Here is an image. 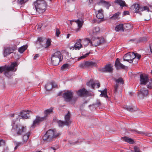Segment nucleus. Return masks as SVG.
<instances>
[{"label": "nucleus", "instance_id": "4d7b16f0", "mask_svg": "<svg viewBox=\"0 0 152 152\" xmlns=\"http://www.w3.org/2000/svg\"><path fill=\"white\" fill-rule=\"evenodd\" d=\"M150 48L151 52L152 53V43H151L150 45Z\"/></svg>", "mask_w": 152, "mask_h": 152}, {"label": "nucleus", "instance_id": "7ed1b4c3", "mask_svg": "<svg viewBox=\"0 0 152 152\" xmlns=\"http://www.w3.org/2000/svg\"><path fill=\"white\" fill-rule=\"evenodd\" d=\"M34 4L36 10L39 13H42L45 11L47 4L45 0H37Z\"/></svg>", "mask_w": 152, "mask_h": 152}, {"label": "nucleus", "instance_id": "49530a36", "mask_svg": "<svg viewBox=\"0 0 152 152\" xmlns=\"http://www.w3.org/2000/svg\"><path fill=\"white\" fill-rule=\"evenodd\" d=\"M24 143L23 142H17L16 143L15 148L19 146L22 145Z\"/></svg>", "mask_w": 152, "mask_h": 152}, {"label": "nucleus", "instance_id": "e2e57ef3", "mask_svg": "<svg viewBox=\"0 0 152 152\" xmlns=\"http://www.w3.org/2000/svg\"><path fill=\"white\" fill-rule=\"evenodd\" d=\"M58 96H60L61 95V94L60 93H59V94H58Z\"/></svg>", "mask_w": 152, "mask_h": 152}, {"label": "nucleus", "instance_id": "393cba45", "mask_svg": "<svg viewBox=\"0 0 152 152\" xmlns=\"http://www.w3.org/2000/svg\"><path fill=\"white\" fill-rule=\"evenodd\" d=\"M45 44H41V45L42 46V47L45 48H48L51 44L50 39H46V41L45 40Z\"/></svg>", "mask_w": 152, "mask_h": 152}, {"label": "nucleus", "instance_id": "0eeeda50", "mask_svg": "<svg viewBox=\"0 0 152 152\" xmlns=\"http://www.w3.org/2000/svg\"><path fill=\"white\" fill-rule=\"evenodd\" d=\"M64 100L66 102H69L71 104L74 103L76 99L73 97V93L71 91H68L63 94Z\"/></svg>", "mask_w": 152, "mask_h": 152}, {"label": "nucleus", "instance_id": "3c124183", "mask_svg": "<svg viewBox=\"0 0 152 152\" xmlns=\"http://www.w3.org/2000/svg\"><path fill=\"white\" fill-rule=\"evenodd\" d=\"M151 83V80L149 83V84L148 85V87L150 88H152V83Z\"/></svg>", "mask_w": 152, "mask_h": 152}, {"label": "nucleus", "instance_id": "473e14b6", "mask_svg": "<svg viewBox=\"0 0 152 152\" xmlns=\"http://www.w3.org/2000/svg\"><path fill=\"white\" fill-rule=\"evenodd\" d=\"M100 96H103L105 98L108 97L107 94V89H105L103 91H101Z\"/></svg>", "mask_w": 152, "mask_h": 152}, {"label": "nucleus", "instance_id": "0e129e2a", "mask_svg": "<svg viewBox=\"0 0 152 152\" xmlns=\"http://www.w3.org/2000/svg\"><path fill=\"white\" fill-rule=\"evenodd\" d=\"M149 6H150V7H152V5H149Z\"/></svg>", "mask_w": 152, "mask_h": 152}, {"label": "nucleus", "instance_id": "2eb2a0df", "mask_svg": "<svg viewBox=\"0 0 152 152\" xmlns=\"http://www.w3.org/2000/svg\"><path fill=\"white\" fill-rule=\"evenodd\" d=\"M96 65V63L92 61H87L84 64V66L86 67H95Z\"/></svg>", "mask_w": 152, "mask_h": 152}, {"label": "nucleus", "instance_id": "bb28decb", "mask_svg": "<svg viewBox=\"0 0 152 152\" xmlns=\"http://www.w3.org/2000/svg\"><path fill=\"white\" fill-rule=\"evenodd\" d=\"M87 85L88 86H91L92 88H94L96 85V83L94 82L93 80H91L87 83Z\"/></svg>", "mask_w": 152, "mask_h": 152}, {"label": "nucleus", "instance_id": "f704fd0d", "mask_svg": "<svg viewBox=\"0 0 152 152\" xmlns=\"http://www.w3.org/2000/svg\"><path fill=\"white\" fill-rule=\"evenodd\" d=\"M27 47L26 45H23L20 47L18 50V51L20 53H23L24 51L26 49Z\"/></svg>", "mask_w": 152, "mask_h": 152}, {"label": "nucleus", "instance_id": "20e7f679", "mask_svg": "<svg viewBox=\"0 0 152 152\" xmlns=\"http://www.w3.org/2000/svg\"><path fill=\"white\" fill-rule=\"evenodd\" d=\"M53 110L52 109H49L45 110L44 114V116L43 117H40L37 116L36 119L34 120L31 126L32 127L34 128L36 125L39 122L44 121L46 119V118L49 114L52 113Z\"/></svg>", "mask_w": 152, "mask_h": 152}, {"label": "nucleus", "instance_id": "69168bd1", "mask_svg": "<svg viewBox=\"0 0 152 152\" xmlns=\"http://www.w3.org/2000/svg\"><path fill=\"white\" fill-rule=\"evenodd\" d=\"M151 83H152V80H151Z\"/></svg>", "mask_w": 152, "mask_h": 152}, {"label": "nucleus", "instance_id": "2f4dec72", "mask_svg": "<svg viewBox=\"0 0 152 152\" xmlns=\"http://www.w3.org/2000/svg\"><path fill=\"white\" fill-rule=\"evenodd\" d=\"M140 93L143 96H146L148 94V91L145 89H143L140 90Z\"/></svg>", "mask_w": 152, "mask_h": 152}, {"label": "nucleus", "instance_id": "9b49d317", "mask_svg": "<svg viewBox=\"0 0 152 152\" xmlns=\"http://www.w3.org/2000/svg\"><path fill=\"white\" fill-rule=\"evenodd\" d=\"M16 49V46H15L12 47H7L4 48V52L3 55L4 57H6L13 52Z\"/></svg>", "mask_w": 152, "mask_h": 152}, {"label": "nucleus", "instance_id": "5fc2aeb1", "mask_svg": "<svg viewBox=\"0 0 152 152\" xmlns=\"http://www.w3.org/2000/svg\"><path fill=\"white\" fill-rule=\"evenodd\" d=\"M42 26L41 25V24L38 25L37 29L39 31H40L41 30Z\"/></svg>", "mask_w": 152, "mask_h": 152}, {"label": "nucleus", "instance_id": "72a5a7b5", "mask_svg": "<svg viewBox=\"0 0 152 152\" xmlns=\"http://www.w3.org/2000/svg\"><path fill=\"white\" fill-rule=\"evenodd\" d=\"M120 13L118 12L114 14L110 18V19L112 20H117L119 18V16Z\"/></svg>", "mask_w": 152, "mask_h": 152}, {"label": "nucleus", "instance_id": "aec40b11", "mask_svg": "<svg viewBox=\"0 0 152 152\" xmlns=\"http://www.w3.org/2000/svg\"><path fill=\"white\" fill-rule=\"evenodd\" d=\"M70 114L68 113L65 116V124L66 125L68 126L71 123V121L70 119Z\"/></svg>", "mask_w": 152, "mask_h": 152}, {"label": "nucleus", "instance_id": "09e8293b", "mask_svg": "<svg viewBox=\"0 0 152 152\" xmlns=\"http://www.w3.org/2000/svg\"><path fill=\"white\" fill-rule=\"evenodd\" d=\"M89 54H90V53H87L86 54H85L83 56H81L80 57V59L84 58H86V57L88 55H89Z\"/></svg>", "mask_w": 152, "mask_h": 152}, {"label": "nucleus", "instance_id": "338daca9", "mask_svg": "<svg viewBox=\"0 0 152 152\" xmlns=\"http://www.w3.org/2000/svg\"><path fill=\"white\" fill-rule=\"evenodd\" d=\"M151 73H152V70H151Z\"/></svg>", "mask_w": 152, "mask_h": 152}, {"label": "nucleus", "instance_id": "a211bd4d", "mask_svg": "<svg viewBox=\"0 0 152 152\" xmlns=\"http://www.w3.org/2000/svg\"><path fill=\"white\" fill-rule=\"evenodd\" d=\"M115 81L116 83L114 86V91L115 93H116L117 91V88L118 87V84L120 83L123 84L124 82L122 79L121 78H119L118 79H115Z\"/></svg>", "mask_w": 152, "mask_h": 152}, {"label": "nucleus", "instance_id": "ea45409f", "mask_svg": "<svg viewBox=\"0 0 152 152\" xmlns=\"http://www.w3.org/2000/svg\"><path fill=\"white\" fill-rule=\"evenodd\" d=\"M46 39L45 38H43L41 37H39L37 39V41L41 43V44H42L43 42L45 41Z\"/></svg>", "mask_w": 152, "mask_h": 152}, {"label": "nucleus", "instance_id": "412c9836", "mask_svg": "<svg viewBox=\"0 0 152 152\" xmlns=\"http://www.w3.org/2000/svg\"><path fill=\"white\" fill-rule=\"evenodd\" d=\"M73 21L77 23L79 29L82 27L83 23V18H82V17L80 19H78L77 20H74Z\"/></svg>", "mask_w": 152, "mask_h": 152}, {"label": "nucleus", "instance_id": "1a4fd4ad", "mask_svg": "<svg viewBox=\"0 0 152 152\" xmlns=\"http://www.w3.org/2000/svg\"><path fill=\"white\" fill-rule=\"evenodd\" d=\"M104 42V40L102 37H93L91 40V46L96 47L103 43Z\"/></svg>", "mask_w": 152, "mask_h": 152}, {"label": "nucleus", "instance_id": "f257e3e1", "mask_svg": "<svg viewBox=\"0 0 152 152\" xmlns=\"http://www.w3.org/2000/svg\"><path fill=\"white\" fill-rule=\"evenodd\" d=\"M18 65L17 62L12 63L10 66L5 65V66L0 67V73H1L4 71V74L7 77L10 78L13 75L12 72L16 71V69H15L14 68Z\"/></svg>", "mask_w": 152, "mask_h": 152}, {"label": "nucleus", "instance_id": "423d86ee", "mask_svg": "<svg viewBox=\"0 0 152 152\" xmlns=\"http://www.w3.org/2000/svg\"><path fill=\"white\" fill-rule=\"evenodd\" d=\"M61 53L58 51L53 54L51 58V61L52 64L54 66L58 65L62 59Z\"/></svg>", "mask_w": 152, "mask_h": 152}, {"label": "nucleus", "instance_id": "13d9d810", "mask_svg": "<svg viewBox=\"0 0 152 152\" xmlns=\"http://www.w3.org/2000/svg\"><path fill=\"white\" fill-rule=\"evenodd\" d=\"M69 48L70 49L73 50L75 49V48H74V46L70 47Z\"/></svg>", "mask_w": 152, "mask_h": 152}, {"label": "nucleus", "instance_id": "864d4df0", "mask_svg": "<svg viewBox=\"0 0 152 152\" xmlns=\"http://www.w3.org/2000/svg\"><path fill=\"white\" fill-rule=\"evenodd\" d=\"M39 56V54H36L34 57V60L36 59Z\"/></svg>", "mask_w": 152, "mask_h": 152}, {"label": "nucleus", "instance_id": "4468645a", "mask_svg": "<svg viewBox=\"0 0 152 152\" xmlns=\"http://www.w3.org/2000/svg\"><path fill=\"white\" fill-rule=\"evenodd\" d=\"M56 84L53 82L48 83L45 86V88L48 91L51 90L53 88H55L56 87Z\"/></svg>", "mask_w": 152, "mask_h": 152}, {"label": "nucleus", "instance_id": "f3484780", "mask_svg": "<svg viewBox=\"0 0 152 152\" xmlns=\"http://www.w3.org/2000/svg\"><path fill=\"white\" fill-rule=\"evenodd\" d=\"M115 66L117 69H124L125 66L120 63L118 58H117L116 60Z\"/></svg>", "mask_w": 152, "mask_h": 152}, {"label": "nucleus", "instance_id": "c756f323", "mask_svg": "<svg viewBox=\"0 0 152 152\" xmlns=\"http://www.w3.org/2000/svg\"><path fill=\"white\" fill-rule=\"evenodd\" d=\"M134 11L136 13H138L139 12L140 7L139 6V5L138 4H134L133 5Z\"/></svg>", "mask_w": 152, "mask_h": 152}, {"label": "nucleus", "instance_id": "5701e85b", "mask_svg": "<svg viewBox=\"0 0 152 152\" xmlns=\"http://www.w3.org/2000/svg\"><path fill=\"white\" fill-rule=\"evenodd\" d=\"M91 40L88 38H85L82 40V44L85 47H86L89 44L91 45Z\"/></svg>", "mask_w": 152, "mask_h": 152}, {"label": "nucleus", "instance_id": "c85d7f7f", "mask_svg": "<svg viewBox=\"0 0 152 152\" xmlns=\"http://www.w3.org/2000/svg\"><path fill=\"white\" fill-rule=\"evenodd\" d=\"M100 31V28L96 26L95 27L93 30V35H95L98 34Z\"/></svg>", "mask_w": 152, "mask_h": 152}, {"label": "nucleus", "instance_id": "4c0bfd02", "mask_svg": "<svg viewBox=\"0 0 152 152\" xmlns=\"http://www.w3.org/2000/svg\"><path fill=\"white\" fill-rule=\"evenodd\" d=\"M58 126L60 127H62L64 125H65V121L64 122L61 120H59L58 121Z\"/></svg>", "mask_w": 152, "mask_h": 152}, {"label": "nucleus", "instance_id": "7c9ffc66", "mask_svg": "<svg viewBox=\"0 0 152 152\" xmlns=\"http://www.w3.org/2000/svg\"><path fill=\"white\" fill-rule=\"evenodd\" d=\"M29 134L28 133H26L25 135H24L22 138V142L24 143L27 142L28 140L29 137Z\"/></svg>", "mask_w": 152, "mask_h": 152}, {"label": "nucleus", "instance_id": "c03bdc74", "mask_svg": "<svg viewBox=\"0 0 152 152\" xmlns=\"http://www.w3.org/2000/svg\"><path fill=\"white\" fill-rule=\"evenodd\" d=\"M134 55L135 58H136L138 59H140L141 57V55L137 53H134Z\"/></svg>", "mask_w": 152, "mask_h": 152}, {"label": "nucleus", "instance_id": "39448f33", "mask_svg": "<svg viewBox=\"0 0 152 152\" xmlns=\"http://www.w3.org/2000/svg\"><path fill=\"white\" fill-rule=\"evenodd\" d=\"M12 130H15L18 134H22L26 132V126H24L20 124L16 125L15 121L14 120L12 121Z\"/></svg>", "mask_w": 152, "mask_h": 152}, {"label": "nucleus", "instance_id": "603ef678", "mask_svg": "<svg viewBox=\"0 0 152 152\" xmlns=\"http://www.w3.org/2000/svg\"><path fill=\"white\" fill-rule=\"evenodd\" d=\"M134 133L135 134H141L142 133L141 132L136 131L134 130H132Z\"/></svg>", "mask_w": 152, "mask_h": 152}, {"label": "nucleus", "instance_id": "a19ab883", "mask_svg": "<svg viewBox=\"0 0 152 152\" xmlns=\"http://www.w3.org/2000/svg\"><path fill=\"white\" fill-rule=\"evenodd\" d=\"M111 6V4L110 2H108L105 1V3H104V6L108 9L109 7Z\"/></svg>", "mask_w": 152, "mask_h": 152}, {"label": "nucleus", "instance_id": "680f3d73", "mask_svg": "<svg viewBox=\"0 0 152 152\" xmlns=\"http://www.w3.org/2000/svg\"><path fill=\"white\" fill-rule=\"evenodd\" d=\"M51 148L53 149L54 150H55L56 149L53 147H51Z\"/></svg>", "mask_w": 152, "mask_h": 152}, {"label": "nucleus", "instance_id": "052dcab7", "mask_svg": "<svg viewBox=\"0 0 152 152\" xmlns=\"http://www.w3.org/2000/svg\"><path fill=\"white\" fill-rule=\"evenodd\" d=\"M70 35V34H68L66 35V38L67 39L69 38Z\"/></svg>", "mask_w": 152, "mask_h": 152}, {"label": "nucleus", "instance_id": "b1692460", "mask_svg": "<svg viewBox=\"0 0 152 152\" xmlns=\"http://www.w3.org/2000/svg\"><path fill=\"white\" fill-rule=\"evenodd\" d=\"M115 29L116 31H123L124 29L123 24H120L117 25L116 26Z\"/></svg>", "mask_w": 152, "mask_h": 152}, {"label": "nucleus", "instance_id": "79ce46f5", "mask_svg": "<svg viewBox=\"0 0 152 152\" xmlns=\"http://www.w3.org/2000/svg\"><path fill=\"white\" fill-rule=\"evenodd\" d=\"M69 67V65L67 64H63L61 67V70H63L64 69H67Z\"/></svg>", "mask_w": 152, "mask_h": 152}, {"label": "nucleus", "instance_id": "de8ad7c7", "mask_svg": "<svg viewBox=\"0 0 152 152\" xmlns=\"http://www.w3.org/2000/svg\"><path fill=\"white\" fill-rule=\"evenodd\" d=\"M5 141L3 140H0V146L4 145Z\"/></svg>", "mask_w": 152, "mask_h": 152}, {"label": "nucleus", "instance_id": "9d476101", "mask_svg": "<svg viewBox=\"0 0 152 152\" xmlns=\"http://www.w3.org/2000/svg\"><path fill=\"white\" fill-rule=\"evenodd\" d=\"M135 58L134 53V52H129L126 54L123 57L124 61H127L130 63H132L133 60Z\"/></svg>", "mask_w": 152, "mask_h": 152}, {"label": "nucleus", "instance_id": "6e6d98bb", "mask_svg": "<svg viewBox=\"0 0 152 152\" xmlns=\"http://www.w3.org/2000/svg\"><path fill=\"white\" fill-rule=\"evenodd\" d=\"M129 12L128 11H125L124 12V15H128L129 14Z\"/></svg>", "mask_w": 152, "mask_h": 152}, {"label": "nucleus", "instance_id": "dca6fc26", "mask_svg": "<svg viewBox=\"0 0 152 152\" xmlns=\"http://www.w3.org/2000/svg\"><path fill=\"white\" fill-rule=\"evenodd\" d=\"M77 95L80 96H86L88 94V91H86L84 88H83L82 89L78 91L77 93Z\"/></svg>", "mask_w": 152, "mask_h": 152}, {"label": "nucleus", "instance_id": "a878e982", "mask_svg": "<svg viewBox=\"0 0 152 152\" xmlns=\"http://www.w3.org/2000/svg\"><path fill=\"white\" fill-rule=\"evenodd\" d=\"M115 2L118 4L122 7L126 6L125 3L124 1L121 0H116L115 1Z\"/></svg>", "mask_w": 152, "mask_h": 152}, {"label": "nucleus", "instance_id": "cd10ccee", "mask_svg": "<svg viewBox=\"0 0 152 152\" xmlns=\"http://www.w3.org/2000/svg\"><path fill=\"white\" fill-rule=\"evenodd\" d=\"M123 139L124 140L129 143L130 144H132L134 143V141L132 139L126 137H124Z\"/></svg>", "mask_w": 152, "mask_h": 152}, {"label": "nucleus", "instance_id": "f03ea898", "mask_svg": "<svg viewBox=\"0 0 152 152\" xmlns=\"http://www.w3.org/2000/svg\"><path fill=\"white\" fill-rule=\"evenodd\" d=\"M60 135V133L57 132L55 129H49L48 130L43 137V140L48 142H50L53 138H55Z\"/></svg>", "mask_w": 152, "mask_h": 152}, {"label": "nucleus", "instance_id": "58836bf2", "mask_svg": "<svg viewBox=\"0 0 152 152\" xmlns=\"http://www.w3.org/2000/svg\"><path fill=\"white\" fill-rule=\"evenodd\" d=\"M105 1L104 0H100L97 2V4L99 5H102L104 6Z\"/></svg>", "mask_w": 152, "mask_h": 152}, {"label": "nucleus", "instance_id": "f8f14e48", "mask_svg": "<svg viewBox=\"0 0 152 152\" xmlns=\"http://www.w3.org/2000/svg\"><path fill=\"white\" fill-rule=\"evenodd\" d=\"M140 81L141 85H145L149 81L148 75L145 74H141L140 76Z\"/></svg>", "mask_w": 152, "mask_h": 152}, {"label": "nucleus", "instance_id": "4be33fe9", "mask_svg": "<svg viewBox=\"0 0 152 152\" xmlns=\"http://www.w3.org/2000/svg\"><path fill=\"white\" fill-rule=\"evenodd\" d=\"M102 70L103 71L110 72H112L113 69L111 64H107L102 68Z\"/></svg>", "mask_w": 152, "mask_h": 152}, {"label": "nucleus", "instance_id": "ddd939ff", "mask_svg": "<svg viewBox=\"0 0 152 152\" xmlns=\"http://www.w3.org/2000/svg\"><path fill=\"white\" fill-rule=\"evenodd\" d=\"M103 10L102 9H100L96 12V17L97 18L101 19V21H102L105 20L104 19V15L103 14Z\"/></svg>", "mask_w": 152, "mask_h": 152}, {"label": "nucleus", "instance_id": "774afa93", "mask_svg": "<svg viewBox=\"0 0 152 152\" xmlns=\"http://www.w3.org/2000/svg\"><path fill=\"white\" fill-rule=\"evenodd\" d=\"M38 152H42L39 151Z\"/></svg>", "mask_w": 152, "mask_h": 152}, {"label": "nucleus", "instance_id": "bf43d9fd", "mask_svg": "<svg viewBox=\"0 0 152 152\" xmlns=\"http://www.w3.org/2000/svg\"><path fill=\"white\" fill-rule=\"evenodd\" d=\"M96 84L98 87H97V88H99V87H100V83H96Z\"/></svg>", "mask_w": 152, "mask_h": 152}, {"label": "nucleus", "instance_id": "e433bc0d", "mask_svg": "<svg viewBox=\"0 0 152 152\" xmlns=\"http://www.w3.org/2000/svg\"><path fill=\"white\" fill-rule=\"evenodd\" d=\"M147 11L148 12L149 11V8L147 6H144L143 7H140V11Z\"/></svg>", "mask_w": 152, "mask_h": 152}, {"label": "nucleus", "instance_id": "6e6552de", "mask_svg": "<svg viewBox=\"0 0 152 152\" xmlns=\"http://www.w3.org/2000/svg\"><path fill=\"white\" fill-rule=\"evenodd\" d=\"M31 113V112L28 111H22L20 113V115L15 114H11V117H14L19 120L21 118L27 119L30 117L29 113Z\"/></svg>", "mask_w": 152, "mask_h": 152}, {"label": "nucleus", "instance_id": "8fccbe9b", "mask_svg": "<svg viewBox=\"0 0 152 152\" xmlns=\"http://www.w3.org/2000/svg\"><path fill=\"white\" fill-rule=\"evenodd\" d=\"M134 152H139V149L137 147H134Z\"/></svg>", "mask_w": 152, "mask_h": 152}, {"label": "nucleus", "instance_id": "a18cd8bd", "mask_svg": "<svg viewBox=\"0 0 152 152\" xmlns=\"http://www.w3.org/2000/svg\"><path fill=\"white\" fill-rule=\"evenodd\" d=\"M60 34L59 29L58 28L56 29V34L57 37H58Z\"/></svg>", "mask_w": 152, "mask_h": 152}, {"label": "nucleus", "instance_id": "6ab92c4d", "mask_svg": "<svg viewBox=\"0 0 152 152\" xmlns=\"http://www.w3.org/2000/svg\"><path fill=\"white\" fill-rule=\"evenodd\" d=\"M81 40L80 39L77 40V42L74 45L75 50H79L82 48V45L81 43Z\"/></svg>", "mask_w": 152, "mask_h": 152}, {"label": "nucleus", "instance_id": "c9c22d12", "mask_svg": "<svg viewBox=\"0 0 152 152\" xmlns=\"http://www.w3.org/2000/svg\"><path fill=\"white\" fill-rule=\"evenodd\" d=\"M126 109L128 110L131 112H133L136 111L135 109H134L133 108L132 106H126L125 107Z\"/></svg>", "mask_w": 152, "mask_h": 152}, {"label": "nucleus", "instance_id": "37998d69", "mask_svg": "<svg viewBox=\"0 0 152 152\" xmlns=\"http://www.w3.org/2000/svg\"><path fill=\"white\" fill-rule=\"evenodd\" d=\"M28 0H18V2L20 4H22L26 2Z\"/></svg>", "mask_w": 152, "mask_h": 152}]
</instances>
